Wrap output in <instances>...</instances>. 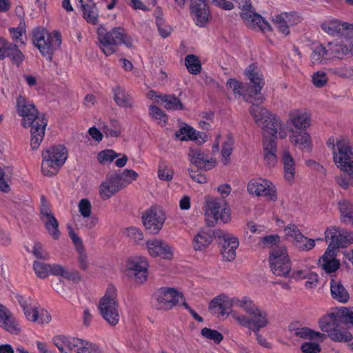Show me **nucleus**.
<instances>
[{"label":"nucleus","mask_w":353,"mask_h":353,"mask_svg":"<svg viewBox=\"0 0 353 353\" xmlns=\"http://www.w3.org/2000/svg\"><path fill=\"white\" fill-rule=\"evenodd\" d=\"M16 108L18 114L22 117L23 127H31L30 145L32 149L36 150L43 141L48 120L44 114L39 113L32 102L23 96L17 97Z\"/></svg>","instance_id":"nucleus-1"},{"label":"nucleus","mask_w":353,"mask_h":353,"mask_svg":"<svg viewBox=\"0 0 353 353\" xmlns=\"http://www.w3.org/2000/svg\"><path fill=\"white\" fill-rule=\"evenodd\" d=\"M335 165L347 175L336 178V183L343 189L353 186V152L347 139H336V149L332 153Z\"/></svg>","instance_id":"nucleus-2"},{"label":"nucleus","mask_w":353,"mask_h":353,"mask_svg":"<svg viewBox=\"0 0 353 353\" xmlns=\"http://www.w3.org/2000/svg\"><path fill=\"white\" fill-rule=\"evenodd\" d=\"M97 35L99 47L106 56L115 53L121 45L128 48L133 47L132 37L121 27H114L108 30L100 26L97 28Z\"/></svg>","instance_id":"nucleus-3"},{"label":"nucleus","mask_w":353,"mask_h":353,"mask_svg":"<svg viewBox=\"0 0 353 353\" xmlns=\"http://www.w3.org/2000/svg\"><path fill=\"white\" fill-rule=\"evenodd\" d=\"M117 294V288L112 284H109L98 305L99 310L103 319L111 326L117 325L120 320Z\"/></svg>","instance_id":"nucleus-4"},{"label":"nucleus","mask_w":353,"mask_h":353,"mask_svg":"<svg viewBox=\"0 0 353 353\" xmlns=\"http://www.w3.org/2000/svg\"><path fill=\"white\" fill-rule=\"evenodd\" d=\"M67 149L61 145L52 146L42 152V173L48 176L55 175L67 159Z\"/></svg>","instance_id":"nucleus-5"},{"label":"nucleus","mask_w":353,"mask_h":353,"mask_svg":"<svg viewBox=\"0 0 353 353\" xmlns=\"http://www.w3.org/2000/svg\"><path fill=\"white\" fill-rule=\"evenodd\" d=\"M32 42L44 57L51 59L53 51L61 46V39L57 32L49 33L45 29L35 28L32 32Z\"/></svg>","instance_id":"nucleus-6"},{"label":"nucleus","mask_w":353,"mask_h":353,"mask_svg":"<svg viewBox=\"0 0 353 353\" xmlns=\"http://www.w3.org/2000/svg\"><path fill=\"white\" fill-rule=\"evenodd\" d=\"M17 299L27 320L39 324H47L50 322L52 317L50 313L40 307L30 296L18 295Z\"/></svg>","instance_id":"nucleus-7"},{"label":"nucleus","mask_w":353,"mask_h":353,"mask_svg":"<svg viewBox=\"0 0 353 353\" xmlns=\"http://www.w3.org/2000/svg\"><path fill=\"white\" fill-rule=\"evenodd\" d=\"M229 314L240 325L249 329L253 328L254 331H259L269 323L267 312L258 306L249 314V316L235 310H232Z\"/></svg>","instance_id":"nucleus-8"},{"label":"nucleus","mask_w":353,"mask_h":353,"mask_svg":"<svg viewBox=\"0 0 353 353\" xmlns=\"http://www.w3.org/2000/svg\"><path fill=\"white\" fill-rule=\"evenodd\" d=\"M33 269L37 276L45 279L49 275L60 276L68 280L78 282L81 279L80 274L75 270H68L63 266L53 263L48 264L40 261H34Z\"/></svg>","instance_id":"nucleus-9"},{"label":"nucleus","mask_w":353,"mask_h":353,"mask_svg":"<svg viewBox=\"0 0 353 353\" xmlns=\"http://www.w3.org/2000/svg\"><path fill=\"white\" fill-rule=\"evenodd\" d=\"M269 262L272 272L276 276H287L291 272V263L285 246L274 248L270 253Z\"/></svg>","instance_id":"nucleus-10"},{"label":"nucleus","mask_w":353,"mask_h":353,"mask_svg":"<svg viewBox=\"0 0 353 353\" xmlns=\"http://www.w3.org/2000/svg\"><path fill=\"white\" fill-rule=\"evenodd\" d=\"M247 190L252 196H264L271 201L274 202L278 199L276 186L272 181L264 178L251 179L248 183Z\"/></svg>","instance_id":"nucleus-11"},{"label":"nucleus","mask_w":353,"mask_h":353,"mask_svg":"<svg viewBox=\"0 0 353 353\" xmlns=\"http://www.w3.org/2000/svg\"><path fill=\"white\" fill-rule=\"evenodd\" d=\"M321 28L331 37L343 38L353 36V23L334 17H328L323 20Z\"/></svg>","instance_id":"nucleus-12"},{"label":"nucleus","mask_w":353,"mask_h":353,"mask_svg":"<svg viewBox=\"0 0 353 353\" xmlns=\"http://www.w3.org/2000/svg\"><path fill=\"white\" fill-rule=\"evenodd\" d=\"M325 240L329 243L327 248L335 249L345 248L353 243V232L334 226L327 228L325 231Z\"/></svg>","instance_id":"nucleus-13"},{"label":"nucleus","mask_w":353,"mask_h":353,"mask_svg":"<svg viewBox=\"0 0 353 353\" xmlns=\"http://www.w3.org/2000/svg\"><path fill=\"white\" fill-rule=\"evenodd\" d=\"M166 216L163 210L158 206H152L142 215V221L146 230L157 234L162 229Z\"/></svg>","instance_id":"nucleus-14"},{"label":"nucleus","mask_w":353,"mask_h":353,"mask_svg":"<svg viewBox=\"0 0 353 353\" xmlns=\"http://www.w3.org/2000/svg\"><path fill=\"white\" fill-rule=\"evenodd\" d=\"M330 60H341L353 56V36L343 37L341 41H332L326 45Z\"/></svg>","instance_id":"nucleus-15"},{"label":"nucleus","mask_w":353,"mask_h":353,"mask_svg":"<svg viewBox=\"0 0 353 353\" xmlns=\"http://www.w3.org/2000/svg\"><path fill=\"white\" fill-rule=\"evenodd\" d=\"M148 260L143 256H132L129 257L125 263V268L130 274L134 276L135 281L143 283L148 278Z\"/></svg>","instance_id":"nucleus-16"},{"label":"nucleus","mask_w":353,"mask_h":353,"mask_svg":"<svg viewBox=\"0 0 353 353\" xmlns=\"http://www.w3.org/2000/svg\"><path fill=\"white\" fill-rule=\"evenodd\" d=\"M154 297L158 309L168 310L174 307L183 296L181 292L174 288H162L155 293Z\"/></svg>","instance_id":"nucleus-17"},{"label":"nucleus","mask_w":353,"mask_h":353,"mask_svg":"<svg viewBox=\"0 0 353 353\" xmlns=\"http://www.w3.org/2000/svg\"><path fill=\"white\" fill-rule=\"evenodd\" d=\"M148 253L152 257H160L170 261L174 258V248L164 241L152 239L145 242Z\"/></svg>","instance_id":"nucleus-18"},{"label":"nucleus","mask_w":353,"mask_h":353,"mask_svg":"<svg viewBox=\"0 0 353 353\" xmlns=\"http://www.w3.org/2000/svg\"><path fill=\"white\" fill-rule=\"evenodd\" d=\"M312 115L306 109H294L288 114L287 125L294 130H306L311 125Z\"/></svg>","instance_id":"nucleus-19"},{"label":"nucleus","mask_w":353,"mask_h":353,"mask_svg":"<svg viewBox=\"0 0 353 353\" xmlns=\"http://www.w3.org/2000/svg\"><path fill=\"white\" fill-rule=\"evenodd\" d=\"M190 9L195 23L199 27H205L210 15L205 0H190Z\"/></svg>","instance_id":"nucleus-20"},{"label":"nucleus","mask_w":353,"mask_h":353,"mask_svg":"<svg viewBox=\"0 0 353 353\" xmlns=\"http://www.w3.org/2000/svg\"><path fill=\"white\" fill-rule=\"evenodd\" d=\"M289 141L292 145L302 152H310L312 150V139L309 132L306 130L295 131L292 128L289 129Z\"/></svg>","instance_id":"nucleus-21"},{"label":"nucleus","mask_w":353,"mask_h":353,"mask_svg":"<svg viewBox=\"0 0 353 353\" xmlns=\"http://www.w3.org/2000/svg\"><path fill=\"white\" fill-rule=\"evenodd\" d=\"M188 157L191 163L201 169L210 170L216 165L215 159H209L208 155L198 147H191Z\"/></svg>","instance_id":"nucleus-22"},{"label":"nucleus","mask_w":353,"mask_h":353,"mask_svg":"<svg viewBox=\"0 0 353 353\" xmlns=\"http://www.w3.org/2000/svg\"><path fill=\"white\" fill-rule=\"evenodd\" d=\"M263 156L265 165L274 168L278 163L277 141L275 139L263 135Z\"/></svg>","instance_id":"nucleus-23"},{"label":"nucleus","mask_w":353,"mask_h":353,"mask_svg":"<svg viewBox=\"0 0 353 353\" xmlns=\"http://www.w3.org/2000/svg\"><path fill=\"white\" fill-rule=\"evenodd\" d=\"M123 188L117 174H111L106 176L99 187L100 196L105 200L112 197Z\"/></svg>","instance_id":"nucleus-24"},{"label":"nucleus","mask_w":353,"mask_h":353,"mask_svg":"<svg viewBox=\"0 0 353 353\" xmlns=\"http://www.w3.org/2000/svg\"><path fill=\"white\" fill-rule=\"evenodd\" d=\"M250 6L251 5L242 8L243 11L241 13V18L245 24L254 30L263 32L269 31L270 30V24L261 16L248 9Z\"/></svg>","instance_id":"nucleus-25"},{"label":"nucleus","mask_w":353,"mask_h":353,"mask_svg":"<svg viewBox=\"0 0 353 353\" xmlns=\"http://www.w3.org/2000/svg\"><path fill=\"white\" fill-rule=\"evenodd\" d=\"M245 74L252 83L253 90L249 94L250 97L261 92L265 85L263 75L261 69L255 63L250 64L245 70Z\"/></svg>","instance_id":"nucleus-26"},{"label":"nucleus","mask_w":353,"mask_h":353,"mask_svg":"<svg viewBox=\"0 0 353 353\" xmlns=\"http://www.w3.org/2000/svg\"><path fill=\"white\" fill-rule=\"evenodd\" d=\"M281 162L285 180L290 183H292L296 174V161L289 148H286L281 150Z\"/></svg>","instance_id":"nucleus-27"},{"label":"nucleus","mask_w":353,"mask_h":353,"mask_svg":"<svg viewBox=\"0 0 353 353\" xmlns=\"http://www.w3.org/2000/svg\"><path fill=\"white\" fill-rule=\"evenodd\" d=\"M0 327L12 334H17L21 331L19 322L11 312L0 304Z\"/></svg>","instance_id":"nucleus-28"},{"label":"nucleus","mask_w":353,"mask_h":353,"mask_svg":"<svg viewBox=\"0 0 353 353\" xmlns=\"http://www.w3.org/2000/svg\"><path fill=\"white\" fill-rule=\"evenodd\" d=\"M250 113L255 121V123L259 126L263 132L264 128H267L275 117L269 110L263 107L252 105L250 108Z\"/></svg>","instance_id":"nucleus-29"},{"label":"nucleus","mask_w":353,"mask_h":353,"mask_svg":"<svg viewBox=\"0 0 353 353\" xmlns=\"http://www.w3.org/2000/svg\"><path fill=\"white\" fill-rule=\"evenodd\" d=\"M336 250L327 248L323 256L319 260V266L326 273H333L339 270L340 261L336 259Z\"/></svg>","instance_id":"nucleus-30"},{"label":"nucleus","mask_w":353,"mask_h":353,"mask_svg":"<svg viewBox=\"0 0 353 353\" xmlns=\"http://www.w3.org/2000/svg\"><path fill=\"white\" fill-rule=\"evenodd\" d=\"M287 125L276 116L274 117L268 126L264 128L263 135L269 137L279 138L281 139H285L288 135Z\"/></svg>","instance_id":"nucleus-31"},{"label":"nucleus","mask_w":353,"mask_h":353,"mask_svg":"<svg viewBox=\"0 0 353 353\" xmlns=\"http://www.w3.org/2000/svg\"><path fill=\"white\" fill-rule=\"evenodd\" d=\"M234 307L233 297H229L225 294H220L214 298L209 304V310L213 312H218L223 316L228 310Z\"/></svg>","instance_id":"nucleus-32"},{"label":"nucleus","mask_w":353,"mask_h":353,"mask_svg":"<svg viewBox=\"0 0 353 353\" xmlns=\"http://www.w3.org/2000/svg\"><path fill=\"white\" fill-rule=\"evenodd\" d=\"M223 240L221 254L225 261H231L235 259L236 250L239 245V239L232 234H226L223 236Z\"/></svg>","instance_id":"nucleus-33"},{"label":"nucleus","mask_w":353,"mask_h":353,"mask_svg":"<svg viewBox=\"0 0 353 353\" xmlns=\"http://www.w3.org/2000/svg\"><path fill=\"white\" fill-rule=\"evenodd\" d=\"M176 137L181 141L197 140L204 143L207 140V135L205 133L196 132L190 125L183 124L175 133Z\"/></svg>","instance_id":"nucleus-34"},{"label":"nucleus","mask_w":353,"mask_h":353,"mask_svg":"<svg viewBox=\"0 0 353 353\" xmlns=\"http://www.w3.org/2000/svg\"><path fill=\"white\" fill-rule=\"evenodd\" d=\"M92 204L88 199H81L78 204V211L83 219H87L85 226L88 229L94 228L98 223V218L92 214Z\"/></svg>","instance_id":"nucleus-35"},{"label":"nucleus","mask_w":353,"mask_h":353,"mask_svg":"<svg viewBox=\"0 0 353 353\" xmlns=\"http://www.w3.org/2000/svg\"><path fill=\"white\" fill-rule=\"evenodd\" d=\"M113 98L117 105L121 108H130L133 107V100L130 94L120 85L112 88Z\"/></svg>","instance_id":"nucleus-36"},{"label":"nucleus","mask_w":353,"mask_h":353,"mask_svg":"<svg viewBox=\"0 0 353 353\" xmlns=\"http://www.w3.org/2000/svg\"><path fill=\"white\" fill-rule=\"evenodd\" d=\"M332 297L343 303H345L350 299L347 290L340 280L332 279L330 283Z\"/></svg>","instance_id":"nucleus-37"},{"label":"nucleus","mask_w":353,"mask_h":353,"mask_svg":"<svg viewBox=\"0 0 353 353\" xmlns=\"http://www.w3.org/2000/svg\"><path fill=\"white\" fill-rule=\"evenodd\" d=\"M291 336L301 339H317L323 341L325 337L324 334L314 331L308 327H300L296 328H290Z\"/></svg>","instance_id":"nucleus-38"},{"label":"nucleus","mask_w":353,"mask_h":353,"mask_svg":"<svg viewBox=\"0 0 353 353\" xmlns=\"http://www.w3.org/2000/svg\"><path fill=\"white\" fill-rule=\"evenodd\" d=\"M327 46L319 44L313 48L310 55V61L313 65H326L330 61L328 57Z\"/></svg>","instance_id":"nucleus-39"},{"label":"nucleus","mask_w":353,"mask_h":353,"mask_svg":"<svg viewBox=\"0 0 353 353\" xmlns=\"http://www.w3.org/2000/svg\"><path fill=\"white\" fill-rule=\"evenodd\" d=\"M223 206H228L226 203L220 201L217 198L206 196L205 216L206 221L210 223V216H218L217 211L222 210Z\"/></svg>","instance_id":"nucleus-40"},{"label":"nucleus","mask_w":353,"mask_h":353,"mask_svg":"<svg viewBox=\"0 0 353 353\" xmlns=\"http://www.w3.org/2000/svg\"><path fill=\"white\" fill-rule=\"evenodd\" d=\"M339 323V319L336 318V309H334L331 312L323 316L319 321L321 330L327 334L337 327Z\"/></svg>","instance_id":"nucleus-41"},{"label":"nucleus","mask_w":353,"mask_h":353,"mask_svg":"<svg viewBox=\"0 0 353 353\" xmlns=\"http://www.w3.org/2000/svg\"><path fill=\"white\" fill-rule=\"evenodd\" d=\"M341 221L353 225V204L347 200H342L339 203Z\"/></svg>","instance_id":"nucleus-42"},{"label":"nucleus","mask_w":353,"mask_h":353,"mask_svg":"<svg viewBox=\"0 0 353 353\" xmlns=\"http://www.w3.org/2000/svg\"><path fill=\"white\" fill-rule=\"evenodd\" d=\"M233 304L234 307L241 308L248 314H250L257 307L254 301L247 296H243L242 297L234 296Z\"/></svg>","instance_id":"nucleus-43"},{"label":"nucleus","mask_w":353,"mask_h":353,"mask_svg":"<svg viewBox=\"0 0 353 353\" xmlns=\"http://www.w3.org/2000/svg\"><path fill=\"white\" fill-rule=\"evenodd\" d=\"M212 236L205 232H199L193 239V248L195 250H205L212 242Z\"/></svg>","instance_id":"nucleus-44"},{"label":"nucleus","mask_w":353,"mask_h":353,"mask_svg":"<svg viewBox=\"0 0 353 353\" xmlns=\"http://www.w3.org/2000/svg\"><path fill=\"white\" fill-rule=\"evenodd\" d=\"M160 99L161 104H163L164 108L168 110H179L184 108L181 100L174 95H163Z\"/></svg>","instance_id":"nucleus-45"},{"label":"nucleus","mask_w":353,"mask_h":353,"mask_svg":"<svg viewBox=\"0 0 353 353\" xmlns=\"http://www.w3.org/2000/svg\"><path fill=\"white\" fill-rule=\"evenodd\" d=\"M328 336L332 341L339 342H347L352 339L350 332L345 328L339 327V325L328 334Z\"/></svg>","instance_id":"nucleus-46"},{"label":"nucleus","mask_w":353,"mask_h":353,"mask_svg":"<svg viewBox=\"0 0 353 353\" xmlns=\"http://www.w3.org/2000/svg\"><path fill=\"white\" fill-rule=\"evenodd\" d=\"M185 65L190 74H198L201 71L199 58L194 54H188L185 58Z\"/></svg>","instance_id":"nucleus-47"},{"label":"nucleus","mask_w":353,"mask_h":353,"mask_svg":"<svg viewBox=\"0 0 353 353\" xmlns=\"http://www.w3.org/2000/svg\"><path fill=\"white\" fill-rule=\"evenodd\" d=\"M227 89L231 90L235 95L242 97L245 101H248L246 96V89L243 83L234 79H229L226 84Z\"/></svg>","instance_id":"nucleus-48"},{"label":"nucleus","mask_w":353,"mask_h":353,"mask_svg":"<svg viewBox=\"0 0 353 353\" xmlns=\"http://www.w3.org/2000/svg\"><path fill=\"white\" fill-rule=\"evenodd\" d=\"M83 13V17L85 20L92 24H97L98 22L97 9L94 3H90L81 7Z\"/></svg>","instance_id":"nucleus-49"},{"label":"nucleus","mask_w":353,"mask_h":353,"mask_svg":"<svg viewBox=\"0 0 353 353\" xmlns=\"http://www.w3.org/2000/svg\"><path fill=\"white\" fill-rule=\"evenodd\" d=\"M72 336L62 334L54 336L52 338L53 344L58 348L61 353L66 352L65 350H70Z\"/></svg>","instance_id":"nucleus-50"},{"label":"nucleus","mask_w":353,"mask_h":353,"mask_svg":"<svg viewBox=\"0 0 353 353\" xmlns=\"http://www.w3.org/2000/svg\"><path fill=\"white\" fill-rule=\"evenodd\" d=\"M335 309L336 318L339 319L340 323L353 325V307H341Z\"/></svg>","instance_id":"nucleus-51"},{"label":"nucleus","mask_w":353,"mask_h":353,"mask_svg":"<svg viewBox=\"0 0 353 353\" xmlns=\"http://www.w3.org/2000/svg\"><path fill=\"white\" fill-rule=\"evenodd\" d=\"M44 223L46 229L49 234L55 240L58 239L60 235L59 230V223L55 216H50V218L42 220Z\"/></svg>","instance_id":"nucleus-52"},{"label":"nucleus","mask_w":353,"mask_h":353,"mask_svg":"<svg viewBox=\"0 0 353 353\" xmlns=\"http://www.w3.org/2000/svg\"><path fill=\"white\" fill-rule=\"evenodd\" d=\"M149 114L154 120L158 123V124L161 125V126L165 125L168 123V115L157 106L150 105L149 107Z\"/></svg>","instance_id":"nucleus-53"},{"label":"nucleus","mask_w":353,"mask_h":353,"mask_svg":"<svg viewBox=\"0 0 353 353\" xmlns=\"http://www.w3.org/2000/svg\"><path fill=\"white\" fill-rule=\"evenodd\" d=\"M122 129L120 123L116 120H111L103 127V132L107 137H118Z\"/></svg>","instance_id":"nucleus-54"},{"label":"nucleus","mask_w":353,"mask_h":353,"mask_svg":"<svg viewBox=\"0 0 353 353\" xmlns=\"http://www.w3.org/2000/svg\"><path fill=\"white\" fill-rule=\"evenodd\" d=\"M234 140L231 136H228L221 149V161L226 165L229 163L230 157L233 151Z\"/></svg>","instance_id":"nucleus-55"},{"label":"nucleus","mask_w":353,"mask_h":353,"mask_svg":"<svg viewBox=\"0 0 353 353\" xmlns=\"http://www.w3.org/2000/svg\"><path fill=\"white\" fill-rule=\"evenodd\" d=\"M218 216H210V222L212 225H214L218 221L223 223H227L231 220L230 210L228 206H223L222 210L217 211Z\"/></svg>","instance_id":"nucleus-56"},{"label":"nucleus","mask_w":353,"mask_h":353,"mask_svg":"<svg viewBox=\"0 0 353 353\" xmlns=\"http://www.w3.org/2000/svg\"><path fill=\"white\" fill-rule=\"evenodd\" d=\"M138 176V173L130 169H125L121 174H118L120 183L123 185V188L136 181Z\"/></svg>","instance_id":"nucleus-57"},{"label":"nucleus","mask_w":353,"mask_h":353,"mask_svg":"<svg viewBox=\"0 0 353 353\" xmlns=\"http://www.w3.org/2000/svg\"><path fill=\"white\" fill-rule=\"evenodd\" d=\"M7 57L10 58L12 63L17 65V66L20 65L24 60L23 54L19 50V48L16 44L11 46V49L8 54Z\"/></svg>","instance_id":"nucleus-58"},{"label":"nucleus","mask_w":353,"mask_h":353,"mask_svg":"<svg viewBox=\"0 0 353 353\" xmlns=\"http://www.w3.org/2000/svg\"><path fill=\"white\" fill-rule=\"evenodd\" d=\"M201 335L208 340L213 341L214 343L219 344L223 339L222 334L217 330L204 327L201 331Z\"/></svg>","instance_id":"nucleus-59"},{"label":"nucleus","mask_w":353,"mask_h":353,"mask_svg":"<svg viewBox=\"0 0 353 353\" xmlns=\"http://www.w3.org/2000/svg\"><path fill=\"white\" fill-rule=\"evenodd\" d=\"M285 235L288 238H291L293 240L294 245L298 243L303 234L301 232L300 230L294 224H289L284 230Z\"/></svg>","instance_id":"nucleus-60"},{"label":"nucleus","mask_w":353,"mask_h":353,"mask_svg":"<svg viewBox=\"0 0 353 353\" xmlns=\"http://www.w3.org/2000/svg\"><path fill=\"white\" fill-rule=\"evenodd\" d=\"M121 155L112 150H104L98 154L97 159L100 163L107 164L112 162L114 159Z\"/></svg>","instance_id":"nucleus-61"},{"label":"nucleus","mask_w":353,"mask_h":353,"mask_svg":"<svg viewBox=\"0 0 353 353\" xmlns=\"http://www.w3.org/2000/svg\"><path fill=\"white\" fill-rule=\"evenodd\" d=\"M272 20L280 32L285 35L289 33V26L283 14L275 15Z\"/></svg>","instance_id":"nucleus-62"},{"label":"nucleus","mask_w":353,"mask_h":353,"mask_svg":"<svg viewBox=\"0 0 353 353\" xmlns=\"http://www.w3.org/2000/svg\"><path fill=\"white\" fill-rule=\"evenodd\" d=\"M173 170L166 165H159L158 170V177L163 181H170L173 179Z\"/></svg>","instance_id":"nucleus-63"},{"label":"nucleus","mask_w":353,"mask_h":353,"mask_svg":"<svg viewBox=\"0 0 353 353\" xmlns=\"http://www.w3.org/2000/svg\"><path fill=\"white\" fill-rule=\"evenodd\" d=\"M328 78L325 72L323 71H318L312 75V83L318 88L323 87L327 82Z\"/></svg>","instance_id":"nucleus-64"}]
</instances>
